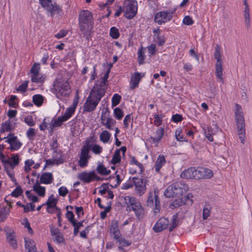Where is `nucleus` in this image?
Instances as JSON below:
<instances>
[{"mask_svg": "<svg viewBox=\"0 0 252 252\" xmlns=\"http://www.w3.org/2000/svg\"><path fill=\"white\" fill-rule=\"evenodd\" d=\"M235 110L234 112L235 120L237 127V133L239 135L241 142L245 143V123L242 106L235 103Z\"/></svg>", "mask_w": 252, "mask_h": 252, "instance_id": "nucleus-1", "label": "nucleus"}, {"mask_svg": "<svg viewBox=\"0 0 252 252\" xmlns=\"http://www.w3.org/2000/svg\"><path fill=\"white\" fill-rule=\"evenodd\" d=\"M189 189L188 186L182 182H176L168 186L164 192L167 198L179 197Z\"/></svg>", "mask_w": 252, "mask_h": 252, "instance_id": "nucleus-2", "label": "nucleus"}, {"mask_svg": "<svg viewBox=\"0 0 252 252\" xmlns=\"http://www.w3.org/2000/svg\"><path fill=\"white\" fill-rule=\"evenodd\" d=\"M94 22L92 13L88 10H82L78 15V25L80 30L93 29Z\"/></svg>", "mask_w": 252, "mask_h": 252, "instance_id": "nucleus-3", "label": "nucleus"}, {"mask_svg": "<svg viewBox=\"0 0 252 252\" xmlns=\"http://www.w3.org/2000/svg\"><path fill=\"white\" fill-rule=\"evenodd\" d=\"M54 93L56 97L62 100V97H68L71 92V87L67 81L57 82V80L54 82Z\"/></svg>", "mask_w": 252, "mask_h": 252, "instance_id": "nucleus-4", "label": "nucleus"}, {"mask_svg": "<svg viewBox=\"0 0 252 252\" xmlns=\"http://www.w3.org/2000/svg\"><path fill=\"white\" fill-rule=\"evenodd\" d=\"M123 5L125 8L124 16L128 20L133 18L137 14L138 10L136 0H125Z\"/></svg>", "mask_w": 252, "mask_h": 252, "instance_id": "nucleus-5", "label": "nucleus"}, {"mask_svg": "<svg viewBox=\"0 0 252 252\" xmlns=\"http://www.w3.org/2000/svg\"><path fill=\"white\" fill-rule=\"evenodd\" d=\"M176 9L173 11L166 10L157 12L154 17V21L158 25H162L170 21L175 13Z\"/></svg>", "mask_w": 252, "mask_h": 252, "instance_id": "nucleus-6", "label": "nucleus"}, {"mask_svg": "<svg viewBox=\"0 0 252 252\" xmlns=\"http://www.w3.org/2000/svg\"><path fill=\"white\" fill-rule=\"evenodd\" d=\"M101 96L99 95V97L96 95H92L90 94L88 97L86 101L84 103L83 107V111L84 112H92L94 111L97 104L99 103Z\"/></svg>", "mask_w": 252, "mask_h": 252, "instance_id": "nucleus-7", "label": "nucleus"}, {"mask_svg": "<svg viewBox=\"0 0 252 252\" xmlns=\"http://www.w3.org/2000/svg\"><path fill=\"white\" fill-rule=\"evenodd\" d=\"M135 186V191L139 195H142L146 192L147 180L141 178L132 177L131 179Z\"/></svg>", "mask_w": 252, "mask_h": 252, "instance_id": "nucleus-8", "label": "nucleus"}, {"mask_svg": "<svg viewBox=\"0 0 252 252\" xmlns=\"http://www.w3.org/2000/svg\"><path fill=\"white\" fill-rule=\"evenodd\" d=\"M126 210L128 212L133 211L136 219L139 220H141L144 217L145 210L140 202L136 203V204L130 208L126 207Z\"/></svg>", "mask_w": 252, "mask_h": 252, "instance_id": "nucleus-9", "label": "nucleus"}, {"mask_svg": "<svg viewBox=\"0 0 252 252\" xmlns=\"http://www.w3.org/2000/svg\"><path fill=\"white\" fill-rule=\"evenodd\" d=\"M107 83H102L101 81L99 84L95 83L94 86L91 91V95H96L99 97V95L101 96V98L105 95L107 88L106 86Z\"/></svg>", "mask_w": 252, "mask_h": 252, "instance_id": "nucleus-10", "label": "nucleus"}, {"mask_svg": "<svg viewBox=\"0 0 252 252\" xmlns=\"http://www.w3.org/2000/svg\"><path fill=\"white\" fill-rule=\"evenodd\" d=\"M169 223L168 219L160 218L154 225L153 229L156 233H158L167 228Z\"/></svg>", "mask_w": 252, "mask_h": 252, "instance_id": "nucleus-11", "label": "nucleus"}, {"mask_svg": "<svg viewBox=\"0 0 252 252\" xmlns=\"http://www.w3.org/2000/svg\"><path fill=\"white\" fill-rule=\"evenodd\" d=\"M10 144L8 149L11 151H17L20 148L22 143L19 141L17 136L9 137L5 141Z\"/></svg>", "mask_w": 252, "mask_h": 252, "instance_id": "nucleus-12", "label": "nucleus"}, {"mask_svg": "<svg viewBox=\"0 0 252 252\" xmlns=\"http://www.w3.org/2000/svg\"><path fill=\"white\" fill-rule=\"evenodd\" d=\"M94 171H91L90 172L83 171L78 175V178L84 183H89L94 181Z\"/></svg>", "mask_w": 252, "mask_h": 252, "instance_id": "nucleus-13", "label": "nucleus"}, {"mask_svg": "<svg viewBox=\"0 0 252 252\" xmlns=\"http://www.w3.org/2000/svg\"><path fill=\"white\" fill-rule=\"evenodd\" d=\"M244 5H245V9L244 10V17L245 19V23L246 25V27L249 29L250 27V8L249 4L247 0H244Z\"/></svg>", "mask_w": 252, "mask_h": 252, "instance_id": "nucleus-14", "label": "nucleus"}, {"mask_svg": "<svg viewBox=\"0 0 252 252\" xmlns=\"http://www.w3.org/2000/svg\"><path fill=\"white\" fill-rule=\"evenodd\" d=\"M215 74L217 79L219 80L222 83H223L224 79L222 73V63H216L215 64Z\"/></svg>", "mask_w": 252, "mask_h": 252, "instance_id": "nucleus-15", "label": "nucleus"}, {"mask_svg": "<svg viewBox=\"0 0 252 252\" xmlns=\"http://www.w3.org/2000/svg\"><path fill=\"white\" fill-rule=\"evenodd\" d=\"M110 232L114 234V238L117 239L119 236H121L120 231L118 227V223L117 221L113 220L112 222L111 227L110 229Z\"/></svg>", "mask_w": 252, "mask_h": 252, "instance_id": "nucleus-16", "label": "nucleus"}, {"mask_svg": "<svg viewBox=\"0 0 252 252\" xmlns=\"http://www.w3.org/2000/svg\"><path fill=\"white\" fill-rule=\"evenodd\" d=\"M45 9L48 12H50L51 16H53L55 14H58L62 11V9L60 6L57 5L56 3L53 4L52 1Z\"/></svg>", "mask_w": 252, "mask_h": 252, "instance_id": "nucleus-17", "label": "nucleus"}, {"mask_svg": "<svg viewBox=\"0 0 252 252\" xmlns=\"http://www.w3.org/2000/svg\"><path fill=\"white\" fill-rule=\"evenodd\" d=\"M166 159L163 155H159L155 164V171L158 173L161 167L165 164Z\"/></svg>", "mask_w": 252, "mask_h": 252, "instance_id": "nucleus-18", "label": "nucleus"}, {"mask_svg": "<svg viewBox=\"0 0 252 252\" xmlns=\"http://www.w3.org/2000/svg\"><path fill=\"white\" fill-rule=\"evenodd\" d=\"M53 177L52 173L49 172L43 173L40 177V183L49 184L52 182Z\"/></svg>", "mask_w": 252, "mask_h": 252, "instance_id": "nucleus-19", "label": "nucleus"}, {"mask_svg": "<svg viewBox=\"0 0 252 252\" xmlns=\"http://www.w3.org/2000/svg\"><path fill=\"white\" fill-rule=\"evenodd\" d=\"M40 183L36 180L35 184L33 186L34 190L39 196L43 197L45 195V188L40 185Z\"/></svg>", "mask_w": 252, "mask_h": 252, "instance_id": "nucleus-20", "label": "nucleus"}, {"mask_svg": "<svg viewBox=\"0 0 252 252\" xmlns=\"http://www.w3.org/2000/svg\"><path fill=\"white\" fill-rule=\"evenodd\" d=\"M181 178L185 179H194L193 167L189 168L183 171L180 174Z\"/></svg>", "mask_w": 252, "mask_h": 252, "instance_id": "nucleus-21", "label": "nucleus"}, {"mask_svg": "<svg viewBox=\"0 0 252 252\" xmlns=\"http://www.w3.org/2000/svg\"><path fill=\"white\" fill-rule=\"evenodd\" d=\"M7 242L13 249L17 248V240L14 235V232L6 233Z\"/></svg>", "mask_w": 252, "mask_h": 252, "instance_id": "nucleus-22", "label": "nucleus"}, {"mask_svg": "<svg viewBox=\"0 0 252 252\" xmlns=\"http://www.w3.org/2000/svg\"><path fill=\"white\" fill-rule=\"evenodd\" d=\"M91 147L92 145L90 144V141L89 140H86V144L84 145L81 149L80 156L90 158L91 156L89 155V154L91 150Z\"/></svg>", "mask_w": 252, "mask_h": 252, "instance_id": "nucleus-23", "label": "nucleus"}, {"mask_svg": "<svg viewBox=\"0 0 252 252\" xmlns=\"http://www.w3.org/2000/svg\"><path fill=\"white\" fill-rule=\"evenodd\" d=\"M25 249L27 250V252H36V248L35 244L33 240H27L25 239Z\"/></svg>", "mask_w": 252, "mask_h": 252, "instance_id": "nucleus-24", "label": "nucleus"}, {"mask_svg": "<svg viewBox=\"0 0 252 252\" xmlns=\"http://www.w3.org/2000/svg\"><path fill=\"white\" fill-rule=\"evenodd\" d=\"M58 200L54 198L53 194H51L48 198L47 202L43 203V205H46L48 206V208H54L57 206Z\"/></svg>", "mask_w": 252, "mask_h": 252, "instance_id": "nucleus-25", "label": "nucleus"}, {"mask_svg": "<svg viewBox=\"0 0 252 252\" xmlns=\"http://www.w3.org/2000/svg\"><path fill=\"white\" fill-rule=\"evenodd\" d=\"M156 137H151V139L154 142L158 143L162 138L164 134V128L160 127L158 129L156 132Z\"/></svg>", "mask_w": 252, "mask_h": 252, "instance_id": "nucleus-26", "label": "nucleus"}, {"mask_svg": "<svg viewBox=\"0 0 252 252\" xmlns=\"http://www.w3.org/2000/svg\"><path fill=\"white\" fill-rule=\"evenodd\" d=\"M111 135V133L107 130H103L100 134V140L103 143H107L110 140Z\"/></svg>", "mask_w": 252, "mask_h": 252, "instance_id": "nucleus-27", "label": "nucleus"}, {"mask_svg": "<svg viewBox=\"0 0 252 252\" xmlns=\"http://www.w3.org/2000/svg\"><path fill=\"white\" fill-rule=\"evenodd\" d=\"M96 171L98 174L101 175H107L111 173L110 170L107 169L102 164H98L96 168Z\"/></svg>", "mask_w": 252, "mask_h": 252, "instance_id": "nucleus-28", "label": "nucleus"}, {"mask_svg": "<svg viewBox=\"0 0 252 252\" xmlns=\"http://www.w3.org/2000/svg\"><path fill=\"white\" fill-rule=\"evenodd\" d=\"M121 161V157L120 156V150H116L113 156L111 163L113 165L120 163Z\"/></svg>", "mask_w": 252, "mask_h": 252, "instance_id": "nucleus-29", "label": "nucleus"}, {"mask_svg": "<svg viewBox=\"0 0 252 252\" xmlns=\"http://www.w3.org/2000/svg\"><path fill=\"white\" fill-rule=\"evenodd\" d=\"M186 199H176L170 204V208L174 209L186 203Z\"/></svg>", "mask_w": 252, "mask_h": 252, "instance_id": "nucleus-30", "label": "nucleus"}, {"mask_svg": "<svg viewBox=\"0 0 252 252\" xmlns=\"http://www.w3.org/2000/svg\"><path fill=\"white\" fill-rule=\"evenodd\" d=\"M12 125L10 124V120L6 121L4 123H2L1 129H0V133H3L5 131H10L13 128H12Z\"/></svg>", "mask_w": 252, "mask_h": 252, "instance_id": "nucleus-31", "label": "nucleus"}, {"mask_svg": "<svg viewBox=\"0 0 252 252\" xmlns=\"http://www.w3.org/2000/svg\"><path fill=\"white\" fill-rule=\"evenodd\" d=\"M138 57H137V60L138 63L140 65L143 64L145 63V59L146 58L145 55L144 54V52L143 50V48L142 46L140 49L138 50Z\"/></svg>", "mask_w": 252, "mask_h": 252, "instance_id": "nucleus-32", "label": "nucleus"}, {"mask_svg": "<svg viewBox=\"0 0 252 252\" xmlns=\"http://www.w3.org/2000/svg\"><path fill=\"white\" fill-rule=\"evenodd\" d=\"M43 100V96L41 94H35L32 97V102L37 106L42 105Z\"/></svg>", "mask_w": 252, "mask_h": 252, "instance_id": "nucleus-33", "label": "nucleus"}, {"mask_svg": "<svg viewBox=\"0 0 252 252\" xmlns=\"http://www.w3.org/2000/svg\"><path fill=\"white\" fill-rule=\"evenodd\" d=\"M124 199L126 201V204L127 205V207H129V208L136 204V203L139 202V201H137L136 198L129 196H125Z\"/></svg>", "mask_w": 252, "mask_h": 252, "instance_id": "nucleus-34", "label": "nucleus"}, {"mask_svg": "<svg viewBox=\"0 0 252 252\" xmlns=\"http://www.w3.org/2000/svg\"><path fill=\"white\" fill-rule=\"evenodd\" d=\"M4 170L6 173L11 179V180L14 183L15 185H17L18 183L17 182V180L16 178L14 177V171L12 170L9 169V167L7 166L4 165Z\"/></svg>", "mask_w": 252, "mask_h": 252, "instance_id": "nucleus-35", "label": "nucleus"}, {"mask_svg": "<svg viewBox=\"0 0 252 252\" xmlns=\"http://www.w3.org/2000/svg\"><path fill=\"white\" fill-rule=\"evenodd\" d=\"M93 29H89L80 30L83 34V36L85 37L88 41L92 40V33H93Z\"/></svg>", "mask_w": 252, "mask_h": 252, "instance_id": "nucleus-36", "label": "nucleus"}, {"mask_svg": "<svg viewBox=\"0 0 252 252\" xmlns=\"http://www.w3.org/2000/svg\"><path fill=\"white\" fill-rule=\"evenodd\" d=\"M202 175L203 179H211L213 176V173L211 169L202 167Z\"/></svg>", "mask_w": 252, "mask_h": 252, "instance_id": "nucleus-37", "label": "nucleus"}, {"mask_svg": "<svg viewBox=\"0 0 252 252\" xmlns=\"http://www.w3.org/2000/svg\"><path fill=\"white\" fill-rule=\"evenodd\" d=\"M215 59L217 60L216 63H221V49L219 45L217 44L215 47V52L214 53Z\"/></svg>", "mask_w": 252, "mask_h": 252, "instance_id": "nucleus-38", "label": "nucleus"}, {"mask_svg": "<svg viewBox=\"0 0 252 252\" xmlns=\"http://www.w3.org/2000/svg\"><path fill=\"white\" fill-rule=\"evenodd\" d=\"M46 76L44 75H41L39 76V75H32V81L36 83H43L45 79Z\"/></svg>", "mask_w": 252, "mask_h": 252, "instance_id": "nucleus-39", "label": "nucleus"}, {"mask_svg": "<svg viewBox=\"0 0 252 252\" xmlns=\"http://www.w3.org/2000/svg\"><path fill=\"white\" fill-rule=\"evenodd\" d=\"M194 180H199L203 179L202 167H198L196 168L193 167Z\"/></svg>", "mask_w": 252, "mask_h": 252, "instance_id": "nucleus-40", "label": "nucleus"}, {"mask_svg": "<svg viewBox=\"0 0 252 252\" xmlns=\"http://www.w3.org/2000/svg\"><path fill=\"white\" fill-rule=\"evenodd\" d=\"M109 35L114 39L118 38L120 36L118 29L115 27H111L110 30Z\"/></svg>", "mask_w": 252, "mask_h": 252, "instance_id": "nucleus-41", "label": "nucleus"}, {"mask_svg": "<svg viewBox=\"0 0 252 252\" xmlns=\"http://www.w3.org/2000/svg\"><path fill=\"white\" fill-rule=\"evenodd\" d=\"M66 121L67 119L62 115L57 118V119L54 121V122L52 124V126H61L62 125L63 123Z\"/></svg>", "mask_w": 252, "mask_h": 252, "instance_id": "nucleus-42", "label": "nucleus"}, {"mask_svg": "<svg viewBox=\"0 0 252 252\" xmlns=\"http://www.w3.org/2000/svg\"><path fill=\"white\" fill-rule=\"evenodd\" d=\"M63 162V160L61 158H57L54 159V160L51 159H47V160H46V164L44 167V169H45V168L46 167V166L47 165H54L55 164V163H56L57 164H59L60 163H62Z\"/></svg>", "mask_w": 252, "mask_h": 252, "instance_id": "nucleus-43", "label": "nucleus"}, {"mask_svg": "<svg viewBox=\"0 0 252 252\" xmlns=\"http://www.w3.org/2000/svg\"><path fill=\"white\" fill-rule=\"evenodd\" d=\"M154 213L157 214L159 212L160 209V200L157 194H155V202H154Z\"/></svg>", "mask_w": 252, "mask_h": 252, "instance_id": "nucleus-44", "label": "nucleus"}, {"mask_svg": "<svg viewBox=\"0 0 252 252\" xmlns=\"http://www.w3.org/2000/svg\"><path fill=\"white\" fill-rule=\"evenodd\" d=\"M122 99V96L118 94H115L112 98V106L118 105Z\"/></svg>", "mask_w": 252, "mask_h": 252, "instance_id": "nucleus-45", "label": "nucleus"}, {"mask_svg": "<svg viewBox=\"0 0 252 252\" xmlns=\"http://www.w3.org/2000/svg\"><path fill=\"white\" fill-rule=\"evenodd\" d=\"M23 193V189L20 186H17L15 189L11 193L10 195L15 197H18Z\"/></svg>", "mask_w": 252, "mask_h": 252, "instance_id": "nucleus-46", "label": "nucleus"}, {"mask_svg": "<svg viewBox=\"0 0 252 252\" xmlns=\"http://www.w3.org/2000/svg\"><path fill=\"white\" fill-rule=\"evenodd\" d=\"M124 114L122 110L119 108H115L114 110V116L118 120H121L124 116Z\"/></svg>", "mask_w": 252, "mask_h": 252, "instance_id": "nucleus-47", "label": "nucleus"}, {"mask_svg": "<svg viewBox=\"0 0 252 252\" xmlns=\"http://www.w3.org/2000/svg\"><path fill=\"white\" fill-rule=\"evenodd\" d=\"M40 63H35L30 69V72L32 75H39Z\"/></svg>", "mask_w": 252, "mask_h": 252, "instance_id": "nucleus-48", "label": "nucleus"}, {"mask_svg": "<svg viewBox=\"0 0 252 252\" xmlns=\"http://www.w3.org/2000/svg\"><path fill=\"white\" fill-rule=\"evenodd\" d=\"M26 135L31 141L33 140L36 136V132L33 128L30 127L26 132Z\"/></svg>", "mask_w": 252, "mask_h": 252, "instance_id": "nucleus-49", "label": "nucleus"}, {"mask_svg": "<svg viewBox=\"0 0 252 252\" xmlns=\"http://www.w3.org/2000/svg\"><path fill=\"white\" fill-rule=\"evenodd\" d=\"M55 237L53 238V240L54 242H57V243L59 244H65V239L63 237V234L61 233H60L59 234H57L56 235H54Z\"/></svg>", "mask_w": 252, "mask_h": 252, "instance_id": "nucleus-50", "label": "nucleus"}, {"mask_svg": "<svg viewBox=\"0 0 252 252\" xmlns=\"http://www.w3.org/2000/svg\"><path fill=\"white\" fill-rule=\"evenodd\" d=\"M211 207L209 205L206 204L204 207L203 212V219L205 220H207L210 215V209Z\"/></svg>", "mask_w": 252, "mask_h": 252, "instance_id": "nucleus-51", "label": "nucleus"}, {"mask_svg": "<svg viewBox=\"0 0 252 252\" xmlns=\"http://www.w3.org/2000/svg\"><path fill=\"white\" fill-rule=\"evenodd\" d=\"M130 164H134L140 169V173H142L144 171V168L143 167V164L140 162H139L134 157H132L130 161Z\"/></svg>", "mask_w": 252, "mask_h": 252, "instance_id": "nucleus-52", "label": "nucleus"}, {"mask_svg": "<svg viewBox=\"0 0 252 252\" xmlns=\"http://www.w3.org/2000/svg\"><path fill=\"white\" fill-rule=\"evenodd\" d=\"M116 240L122 246L127 247L130 246L131 244V242L127 241L125 238L121 237V236H119V238Z\"/></svg>", "mask_w": 252, "mask_h": 252, "instance_id": "nucleus-53", "label": "nucleus"}, {"mask_svg": "<svg viewBox=\"0 0 252 252\" xmlns=\"http://www.w3.org/2000/svg\"><path fill=\"white\" fill-rule=\"evenodd\" d=\"M29 82L28 81H24L21 85L16 89L17 91L22 93L25 92L27 90Z\"/></svg>", "mask_w": 252, "mask_h": 252, "instance_id": "nucleus-54", "label": "nucleus"}, {"mask_svg": "<svg viewBox=\"0 0 252 252\" xmlns=\"http://www.w3.org/2000/svg\"><path fill=\"white\" fill-rule=\"evenodd\" d=\"M17 99V97L16 95H11L9 98V102L8 103V105L9 107L12 108H17L18 106V104L15 102Z\"/></svg>", "mask_w": 252, "mask_h": 252, "instance_id": "nucleus-55", "label": "nucleus"}, {"mask_svg": "<svg viewBox=\"0 0 252 252\" xmlns=\"http://www.w3.org/2000/svg\"><path fill=\"white\" fill-rule=\"evenodd\" d=\"M75 111L69 107L67 108L64 114L63 115V117H65L67 120H68L72 115L74 113Z\"/></svg>", "mask_w": 252, "mask_h": 252, "instance_id": "nucleus-56", "label": "nucleus"}, {"mask_svg": "<svg viewBox=\"0 0 252 252\" xmlns=\"http://www.w3.org/2000/svg\"><path fill=\"white\" fill-rule=\"evenodd\" d=\"M91 149L94 153L97 155L100 154L102 151V148L97 144H94L93 146H92Z\"/></svg>", "mask_w": 252, "mask_h": 252, "instance_id": "nucleus-57", "label": "nucleus"}, {"mask_svg": "<svg viewBox=\"0 0 252 252\" xmlns=\"http://www.w3.org/2000/svg\"><path fill=\"white\" fill-rule=\"evenodd\" d=\"M79 96L78 94V91L76 93L75 97L74 98L72 104L69 106L74 111H75L76 108L79 102Z\"/></svg>", "mask_w": 252, "mask_h": 252, "instance_id": "nucleus-58", "label": "nucleus"}, {"mask_svg": "<svg viewBox=\"0 0 252 252\" xmlns=\"http://www.w3.org/2000/svg\"><path fill=\"white\" fill-rule=\"evenodd\" d=\"M181 131L179 130H177L175 132V136L176 139L179 141H185L188 142V139L184 137L183 135L181 134Z\"/></svg>", "mask_w": 252, "mask_h": 252, "instance_id": "nucleus-59", "label": "nucleus"}, {"mask_svg": "<svg viewBox=\"0 0 252 252\" xmlns=\"http://www.w3.org/2000/svg\"><path fill=\"white\" fill-rule=\"evenodd\" d=\"M154 118L155 119L154 123L155 125L158 126L162 124V115L160 116L158 114H155L154 116Z\"/></svg>", "mask_w": 252, "mask_h": 252, "instance_id": "nucleus-60", "label": "nucleus"}, {"mask_svg": "<svg viewBox=\"0 0 252 252\" xmlns=\"http://www.w3.org/2000/svg\"><path fill=\"white\" fill-rule=\"evenodd\" d=\"M66 217L68 221L70 223H73L75 220L74 219V215L72 211L67 210L66 213Z\"/></svg>", "mask_w": 252, "mask_h": 252, "instance_id": "nucleus-61", "label": "nucleus"}, {"mask_svg": "<svg viewBox=\"0 0 252 252\" xmlns=\"http://www.w3.org/2000/svg\"><path fill=\"white\" fill-rule=\"evenodd\" d=\"M89 158H86V157H83L80 156V159H79V166L82 167H84L86 166L87 165L88 163V159Z\"/></svg>", "mask_w": 252, "mask_h": 252, "instance_id": "nucleus-62", "label": "nucleus"}, {"mask_svg": "<svg viewBox=\"0 0 252 252\" xmlns=\"http://www.w3.org/2000/svg\"><path fill=\"white\" fill-rule=\"evenodd\" d=\"M24 122L29 126H32L35 124L32 116H28L24 119Z\"/></svg>", "mask_w": 252, "mask_h": 252, "instance_id": "nucleus-63", "label": "nucleus"}, {"mask_svg": "<svg viewBox=\"0 0 252 252\" xmlns=\"http://www.w3.org/2000/svg\"><path fill=\"white\" fill-rule=\"evenodd\" d=\"M68 193V190L64 186H62L59 189V194L63 197H64Z\"/></svg>", "mask_w": 252, "mask_h": 252, "instance_id": "nucleus-64", "label": "nucleus"}]
</instances>
